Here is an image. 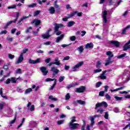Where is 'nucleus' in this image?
Here are the masks:
<instances>
[{"label":"nucleus","mask_w":130,"mask_h":130,"mask_svg":"<svg viewBox=\"0 0 130 130\" xmlns=\"http://www.w3.org/2000/svg\"><path fill=\"white\" fill-rule=\"evenodd\" d=\"M36 6H37V4L32 3L31 4H30V5H28L27 8H29L30 9H31L32 8H35V7H36Z\"/></svg>","instance_id":"nucleus-28"},{"label":"nucleus","mask_w":130,"mask_h":130,"mask_svg":"<svg viewBox=\"0 0 130 130\" xmlns=\"http://www.w3.org/2000/svg\"><path fill=\"white\" fill-rule=\"evenodd\" d=\"M10 83H11V79L8 78V79H7V80L5 81V84H6V85H8V84H10Z\"/></svg>","instance_id":"nucleus-55"},{"label":"nucleus","mask_w":130,"mask_h":130,"mask_svg":"<svg viewBox=\"0 0 130 130\" xmlns=\"http://www.w3.org/2000/svg\"><path fill=\"white\" fill-rule=\"evenodd\" d=\"M52 31V29L51 28H49L47 31H46V34L48 35H49V32Z\"/></svg>","instance_id":"nucleus-62"},{"label":"nucleus","mask_w":130,"mask_h":130,"mask_svg":"<svg viewBox=\"0 0 130 130\" xmlns=\"http://www.w3.org/2000/svg\"><path fill=\"white\" fill-rule=\"evenodd\" d=\"M94 46V45H93V43H87L85 45V48L88 49V48H93Z\"/></svg>","instance_id":"nucleus-22"},{"label":"nucleus","mask_w":130,"mask_h":130,"mask_svg":"<svg viewBox=\"0 0 130 130\" xmlns=\"http://www.w3.org/2000/svg\"><path fill=\"white\" fill-rule=\"evenodd\" d=\"M114 98H115V99H116V100L117 101H121V100H122V99H123V98L119 97V96H115Z\"/></svg>","instance_id":"nucleus-36"},{"label":"nucleus","mask_w":130,"mask_h":130,"mask_svg":"<svg viewBox=\"0 0 130 130\" xmlns=\"http://www.w3.org/2000/svg\"><path fill=\"white\" fill-rule=\"evenodd\" d=\"M32 30V27L29 26L27 27V28L25 30V33H29L30 32V30Z\"/></svg>","instance_id":"nucleus-46"},{"label":"nucleus","mask_w":130,"mask_h":130,"mask_svg":"<svg viewBox=\"0 0 130 130\" xmlns=\"http://www.w3.org/2000/svg\"><path fill=\"white\" fill-rule=\"evenodd\" d=\"M80 126V124L77 123L69 124V127L71 129H78V127Z\"/></svg>","instance_id":"nucleus-2"},{"label":"nucleus","mask_w":130,"mask_h":130,"mask_svg":"<svg viewBox=\"0 0 130 130\" xmlns=\"http://www.w3.org/2000/svg\"><path fill=\"white\" fill-rule=\"evenodd\" d=\"M106 73H107V71H104V72H103L102 74H101V75L99 77V78H100L101 80H106L107 77L106 76H105Z\"/></svg>","instance_id":"nucleus-12"},{"label":"nucleus","mask_w":130,"mask_h":130,"mask_svg":"<svg viewBox=\"0 0 130 130\" xmlns=\"http://www.w3.org/2000/svg\"><path fill=\"white\" fill-rule=\"evenodd\" d=\"M77 102V103L81 104V105H85V104H86V102L85 101L79 100H77L76 101H74L73 102V104H76Z\"/></svg>","instance_id":"nucleus-16"},{"label":"nucleus","mask_w":130,"mask_h":130,"mask_svg":"<svg viewBox=\"0 0 130 130\" xmlns=\"http://www.w3.org/2000/svg\"><path fill=\"white\" fill-rule=\"evenodd\" d=\"M56 3H57V1H55L54 2L55 9L57 11H59V6L56 4Z\"/></svg>","instance_id":"nucleus-37"},{"label":"nucleus","mask_w":130,"mask_h":130,"mask_svg":"<svg viewBox=\"0 0 130 130\" xmlns=\"http://www.w3.org/2000/svg\"><path fill=\"white\" fill-rule=\"evenodd\" d=\"M41 13L40 10L36 11L34 13V17H36V16H38Z\"/></svg>","instance_id":"nucleus-35"},{"label":"nucleus","mask_w":130,"mask_h":130,"mask_svg":"<svg viewBox=\"0 0 130 130\" xmlns=\"http://www.w3.org/2000/svg\"><path fill=\"white\" fill-rule=\"evenodd\" d=\"M23 56V53H21L17 61L15 62V64H19V63H21L24 60V57Z\"/></svg>","instance_id":"nucleus-7"},{"label":"nucleus","mask_w":130,"mask_h":130,"mask_svg":"<svg viewBox=\"0 0 130 130\" xmlns=\"http://www.w3.org/2000/svg\"><path fill=\"white\" fill-rule=\"evenodd\" d=\"M29 17H31V15H29L28 16H24L22 17V18L20 19V20L18 22L17 25H21V22L23 20H25V19H27V18H29Z\"/></svg>","instance_id":"nucleus-18"},{"label":"nucleus","mask_w":130,"mask_h":130,"mask_svg":"<svg viewBox=\"0 0 130 130\" xmlns=\"http://www.w3.org/2000/svg\"><path fill=\"white\" fill-rule=\"evenodd\" d=\"M40 70L44 76H46L48 74V70L45 67H42L40 68Z\"/></svg>","instance_id":"nucleus-5"},{"label":"nucleus","mask_w":130,"mask_h":130,"mask_svg":"<svg viewBox=\"0 0 130 130\" xmlns=\"http://www.w3.org/2000/svg\"><path fill=\"white\" fill-rule=\"evenodd\" d=\"M9 64H10V63L4 64V65L3 66L4 70H5V71H8V70H9Z\"/></svg>","instance_id":"nucleus-31"},{"label":"nucleus","mask_w":130,"mask_h":130,"mask_svg":"<svg viewBox=\"0 0 130 130\" xmlns=\"http://www.w3.org/2000/svg\"><path fill=\"white\" fill-rule=\"evenodd\" d=\"M86 90V87L84 86H81V87L76 88V93H84Z\"/></svg>","instance_id":"nucleus-4"},{"label":"nucleus","mask_w":130,"mask_h":130,"mask_svg":"<svg viewBox=\"0 0 130 130\" xmlns=\"http://www.w3.org/2000/svg\"><path fill=\"white\" fill-rule=\"evenodd\" d=\"M16 8H17V6L13 5V6L8 7V9H9V10H11V9H16Z\"/></svg>","instance_id":"nucleus-51"},{"label":"nucleus","mask_w":130,"mask_h":130,"mask_svg":"<svg viewBox=\"0 0 130 130\" xmlns=\"http://www.w3.org/2000/svg\"><path fill=\"white\" fill-rule=\"evenodd\" d=\"M63 80H64V76H60V77L59 78V83H61V82H62Z\"/></svg>","instance_id":"nucleus-44"},{"label":"nucleus","mask_w":130,"mask_h":130,"mask_svg":"<svg viewBox=\"0 0 130 130\" xmlns=\"http://www.w3.org/2000/svg\"><path fill=\"white\" fill-rule=\"evenodd\" d=\"M113 62V61H109L108 60H107L105 64V66L106 67H107V66H109V64H110V63H112Z\"/></svg>","instance_id":"nucleus-39"},{"label":"nucleus","mask_w":130,"mask_h":130,"mask_svg":"<svg viewBox=\"0 0 130 130\" xmlns=\"http://www.w3.org/2000/svg\"><path fill=\"white\" fill-rule=\"evenodd\" d=\"M16 74H22V71H21L20 69H18L16 70Z\"/></svg>","instance_id":"nucleus-61"},{"label":"nucleus","mask_w":130,"mask_h":130,"mask_svg":"<svg viewBox=\"0 0 130 130\" xmlns=\"http://www.w3.org/2000/svg\"><path fill=\"white\" fill-rule=\"evenodd\" d=\"M63 37H64V34L60 35V36L59 37H57V38L56 39V43H58V42H59V41H60L61 40H62V39H63Z\"/></svg>","instance_id":"nucleus-15"},{"label":"nucleus","mask_w":130,"mask_h":130,"mask_svg":"<svg viewBox=\"0 0 130 130\" xmlns=\"http://www.w3.org/2000/svg\"><path fill=\"white\" fill-rule=\"evenodd\" d=\"M108 106V105L107 104V103L106 102H102L101 103H98V107H104L105 108H107V107Z\"/></svg>","instance_id":"nucleus-11"},{"label":"nucleus","mask_w":130,"mask_h":130,"mask_svg":"<svg viewBox=\"0 0 130 130\" xmlns=\"http://www.w3.org/2000/svg\"><path fill=\"white\" fill-rule=\"evenodd\" d=\"M49 12L50 14H52V15H53V14H55V9H54V7H51L49 9Z\"/></svg>","instance_id":"nucleus-20"},{"label":"nucleus","mask_w":130,"mask_h":130,"mask_svg":"<svg viewBox=\"0 0 130 130\" xmlns=\"http://www.w3.org/2000/svg\"><path fill=\"white\" fill-rule=\"evenodd\" d=\"M113 111L116 113H118V112H119V109H118V108L116 107L114 108V109H113Z\"/></svg>","instance_id":"nucleus-49"},{"label":"nucleus","mask_w":130,"mask_h":130,"mask_svg":"<svg viewBox=\"0 0 130 130\" xmlns=\"http://www.w3.org/2000/svg\"><path fill=\"white\" fill-rule=\"evenodd\" d=\"M51 60V59L50 58H48L45 60V61L46 62V63H49Z\"/></svg>","instance_id":"nucleus-58"},{"label":"nucleus","mask_w":130,"mask_h":130,"mask_svg":"<svg viewBox=\"0 0 130 130\" xmlns=\"http://www.w3.org/2000/svg\"><path fill=\"white\" fill-rule=\"evenodd\" d=\"M28 50H29V49L28 48L23 49V53H23V55H24V53H26V52H27V51H28Z\"/></svg>","instance_id":"nucleus-60"},{"label":"nucleus","mask_w":130,"mask_h":130,"mask_svg":"<svg viewBox=\"0 0 130 130\" xmlns=\"http://www.w3.org/2000/svg\"><path fill=\"white\" fill-rule=\"evenodd\" d=\"M99 96H101V97H104V91H101L99 92Z\"/></svg>","instance_id":"nucleus-54"},{"label":"nucleus","mask_w":130,"mask_h":130,"mask_svg":"<svg viewBox=\"0 0 130 130\" xmlns=\"http://www.w3.org/2000/svg\"><path fill=\"white\" fill-rule=\"evenodd\" d=\"M51 72H53V76H55V75L58 74L59 70L56 69L55 67H53L51 69Z\"/></svg>","instance_id":"nucleus-10"},{"label":"nucleus","mask_w":130,"mask_h":130,"mask_svg":"<svg viewBox=\"0 0 130 130\" xmlns=\"http://www.w3.org/2000/svg\"><path fill=\"white\" fill-rule=\"evenodd\" d=\"M84 64V61H80L76 65L73 67L72 72H76L77 69H79L80 67H82Z\"/></svg>","instance_id":"nucleus-1"},{"label":"nucleus","mask_w":130,"mask_h":130,"mask_svg":"<svg viewBox=\"0 0 130 130\" xmlns=\"http://www.w3.org/2000/svg\"><path fill=\"white\" fill-rule=\"evenodd\" d=\"M40 58H38L36 60H32L31 59H29L28 61L29 63H31V64H35L36 63H39L41 61Z\"/></svg>","instance_id":"nucleus-8"},{"label":"nucleus","mask_w":130,"mask_h":130,"mask_svg":"<svg viewBox=\"0 0 130 130\" xmlns=\"http://www.w3.org/2000/svg\"><path fill=\"white\" fill-rule=\"evenodd\" d=\"M56 79H51V78H47L46 79V82H50L51 81H55Z\"/></svg>","instance_id":"nucleus-52"},{"label":"nucleus","mask_w":130,"mask_h":130,"mask_svg":"<svg viewBox=\"0 0 130 130\" xmlns=\"http://www.w3.org/2000/svg\"><path fill=\"white\" fill-rule=\"evenodd\" d=\"M63 122H64V120H60L57 121L58 125H60V124H63Z\"/></svg>","instance_id":"nucleus-42"},{"label":"nucleus","mask_w":130,"mask_h":130,"mask_svg":"<svg viewBox=\"0 0 130 130\" xmlns=\"http://www.w3.org/2000/svg\"><path fill=\"white\" fill-rule=\"evenodd\" d=\"M106 54L109 56V57H113V56H114L112 52L110 51H107Z\"/></svg>","instance_id":"nucleus-26"},{"label":"nucleus","mask_w":130,"mask_h":130,"mask_svg":"<svg viewBox=\"0 0 130 130\" xmlns=\"http://www.w3.org/2000/svg\"><path fill=\"white\" fill-rule=\"evenodd\" d=\"M125 55H126V53H124V54H122L120 55L117 56V58H118V59H119L120 58H123V57H124V56H125Z\"/></svg>","instance_id":"nucleus-30"},{"label":"nucleus","mask_w":130,"mask_h":130,"mask_svg":"<svg viewBox=\"0 0 130 130\" xmlns=\"http://www.w3.org/2000/svg\"><path fill=\"white\" fill-rule=\"evenodd\" d=\"M34 110H35V106L34 105H32L30 108V111L32 112L34 111Z\"/></svg>","instance_id":"nucleus-50"},{"label":"nucleus","mask_w":130,"mask_h":130,"mask_svg":"<svg viewBox=\"0 0 130 130\" xmlns=\"http://www.w3.org/2000/svg\"><path fill=\"white\" fill-rule=\"evenodd\" d=\"M10 80L11 83H13V84H15V83H17V80L14 77H12Z\"/></svg>","instance_id":"nucleus-41"},{"label":"nucleus","mask_w":130,"mask_h":130,"mask_svg":"<svg viewBox=\"0 0 130 130\" xmlns=\"http://www.w3.org/2000/svg\"><path fill=\"white\" fill-rule=\"evenodd\" d=\"M76 14H78V11H73L72 13H70V14L68 15V19H70V18H72L76 15Z\"/></svg>","instance_id":"nucleus-19"},{"label":"nucleus","mask_w":130,"mask_h":130,"mask_svg":"<svg viewBox=\"0 0 130 130\" xmlns=\"http://www.w3.org/2000/svg\"><path fill=\"white\" fill-rule=\"evenodd\" d=\"M129 28H130L129 25H128L126 27L124 28L121 32L122 35H124V34H125L126 32V30H127Z\"/></svg>","instance_id":"nucleus-21"},{"label":"nucleus","mask_w":130,"mask_h":130,"mask_svg":"<svg viewBox=\"0 0 130 130\" xmlns=\"http://www.w3.org/2000/svg\"><path fill=\"white\" fill-rule=\"evenodd\" d=\"M4 106H5V103L3 102L2 103L0 104V110H3Z\"/></svg>","instance_id":"nucleus-47"},{"label":"nucleus","mask_w":130,"mask_h":130,"mask_svg":"<svg viewBox=\"0 0 130 130\" xmlns=\"http://www.w3.org/2000/svg\"><path fill=\"white\" fill-rule=\"evenodd\" d=\"M49 99L52 100V101H57V99L53 98V96L50 95L49 96Z\"/></svg>","instance_id":"nucleus-38"},{"label":"nucleus","mask_w":130,"mask_h":130,"mask_svg":"<svg viewBox=\"0 0 130 130\" xmlns=\"http://www.w3.org/2000/svg\"><path fill=\"white\" fill-rule=\"evenodd\" d=\"M71 98V95H70V93H68L66 95V100H69Z\"/></svg>","instance_id":"nucleus-48"},{"label":"nucleus","mask_w":130,"mask_h":130,"mask_svg":"<svg viewBox=\"0 0 130 130\" xmlns=\"http://www.w3.org/2000/svg\"><path fill=\"white\" fill-rule=\"evenodd\" d=\"M75 24H76L75 21H69L67 23V27H72V26H74V25H75Z\"/></svg>","instance_id":"nucleus-24"},{"label":"nucleus","mask_w":130,"mask_h":130,"mask_svg":"<svg viewBox=\"0 0 130 130\" xmlns=\"http://www.w3.org/2000/svg\"><path fill=\"white\" fill-rule=\"evenodd\" d=\"M12 23H16V22L15 21V20H11L8 21L6 25H5L4 26V29H7V28H8V27H9V26H10V25H11V24H12Z\"/></svg>","instance_id":"nucleus-17"},{"label":"nucleus","mask_w":130,"mask_h":130,"mask_svg":"<svg viewBox=\"0 0 130 130\" xmlns=\"http://www.w3.org/2000/svg\"><path fill=\"white\" fill-rule=\"evenodd\" d=\"M18 113H17V112L15 113L14 114V118L13 120H11L10 122V126H12V124H13V123H15V122H16V120L17 119V115Z\"/></svg>","instance_id":"nucleus-14"},{"label":"nucleus","mask_w":130,"mask_h":130,"mask_svg":"<svg viewBox=\"0 0 130 130\" xmlns=\"http://www.w3.org/2000/svg\"><path fill=\"white\" fill-rule=\"evenodd\" d=\"M103 19L104 24H107L108 20H107V11L105 10L103 14Z\"/></svg>","instance_id":"nucleus-3"},{"label":"nucleus","mask_w":130,"mask_h":130,"mask_svg":"<svg viewBox=\"0 0 130 130\" xmlns=\"http://www.w3.org/2000/svg\"><path fill=\"white\" fill-rule=\"evenodd\" d=\"M35 24V26H39L41 24V20L40 19H35L31 22V25Z\"/></svg>","instance_id":"nucleus-9"},{"label":"nucleus","mask_w":130,"mask_h":130,"mask_svg":"<svg viewBox=\"0 0 130 130\" xmlns=\"http://www.w3.org/2000/svg\"><path fill=\"white\" fill-rule=\"evenodd\" d=\"M96 117H98V115H94L93 117H91L90 118V121H91V123H90V125L91 126H93V125H94V124H95V118H96Z\"/></svg>","instance_id":"nucleus-13"},{"label":"nucleus","mask_w":130,"mask_h":130,"mask_svg":"<svg viewBox=\"0 0 130 130\" xmlns=\"http://www.w3.org/2000/svg\"><path fill=\"white\" fill-rule=\"evenodd\" d=\"M19 16H20V13L19 12H17L16 13V18L14 20V21L17 22V21H18V19H19Z\"/></svg>","instance_id":"nucleus-40"},{"label":"nucleus","mask_w":130,"mask_h":130,"mask_svg":"<svg viewBox=\"0 0 130 130\" xmlns=\"http://www.w3.org/2000/svg\"><path fill=\"white\" fill-rule=\"evenodd\" d=\"M71 41H75L76 40V36H73L72 37H70Z\"/></svg>","instance_id":"nucleus-56"},{"label":"nucleus","mask_w":130,"mask_h":130,"mask_svg":"<svg viewBox=\"0 0 130 130\" xmlns=\"http://www.w3.org/2000/svg\"><path fill=\"white\" fill-rule=\"evenodd\" d=\"M110 44L114 45L115 47L116 48H118V47L120 46V43L117 41H110Z\"/></svg>","instance_id":"nucleus-6"},{"label":"nucleus","mask_w":130,"mask_h":130,"mask_svg":"<svg viewBox=\"0 0 130 130\" xmlns=\"http://www.w3.org/2000/svg\"><path fill=\"white\" fill-rule=\"evenodd\" d=\"M56 85V79H55L54 81V83L53 84L52 86L50 88L49 90H53V88L55 87Z\"/></svg>","instance_id":"nucleus-34"},{"label":"nucleus","mask_w":130,"mask_h":130,"mask_svg":"<svg viewBox=\"0 0 130 130\" xmlns=\"http://www.w3.org/2000/svg\"><path fill=\"white\" fill-rule=\"evenodd\" d=\"M54 32L56 33L57 31H58V29H59V26H58V24L55 23L54 24Z\"/></svg>","instance_id":"nucleus-23"},{"label":"nucleus","mask_w":130,"mask_h":130,"mask_svg":"<svg viewBox=\"0 0 130 130\" xmlns=\"http://www.w3.org/2000/svg\"><path fill=\"white\" fill-rule=\"evenodd\" d=\"M109 116V114H108V112H106L105 113L104 117L105 119H108V117Z\"/></svg>","instance_id":"nucleus-45"},{"label":"nucleus","mask_w":130,"mask_h":130,"mask_svg":"<svg viewBox=\"0 0 130 130\" xmlns=\"http://www.w3.org/2000/svg\"><path fill=\"white\" fill-rule=\"evenodd\" d=\"M58 57H56V58H55L54 59V61L55 62H56V63H54V64H56V66H60V62L59 61V60H58Z\"/></svg>","instance_id":"nucleus-25"},{"label":"nucleus","mask_w":130,"mask_h":130,"mask_svg":"<svg viewBox=\"0 0 130 130\" xmlns=\"http://www.w3.org/2000/svg\"><path fill=\"white\" fill-rule=\"evenodd\" d=\"M70 59V56H67L63 58V60H69Z\"/></svg>","instance_id":"nucleus-63"},{"label":"nucleus","mask_w":130,"mask_h":130,"mask_svg":"<svg viewBox=\"0 0 130 130\" xmlns=\"http://www.w3.org/2000/svg\"><path fill=\"white\" fill-rule=\"evenodd\" d=\"M32 91H33V89H32L31 88H27L25 91L24 94H29V93H30V92H32Z\"/></svg>","instance_id":"nucleus-29"},{"label":"nucleus","mask_w":130,"mask_h":130,"mask_svg":"<svg viewBox=\"0 0 130 130\" xmlns=\"http://www.w3.org/2000/svg\"><path fill=\"white\" fill-rule=\"evenodd\" d=\"M50 35H47V34H45L42 36V38H43V39H48V38H49V37H50Z\"/></svg>","instance_id":"nucleus-32"},{"label":"nucleus","mask_w":130,"mask_h":130,"mask_svg":"<svg viewBox=\"0 0 130 130\" xmlns=\"http://www.w3.org/2000/svg\"><path fill=\"white\" fill-rule=\"evenodd\" d=\"M9 58H10V59H13V58H15V55H12L11 54H8Z\"/></svg>","instance_id":"nucleus-53"},{"label":"nucleus","mask_w":130,"mask_h":130,"mask_svg":"<svg viewBox=\"0 0 130 130\" xmlns=\"http://www.w3.org/2000/svg\"><path fill=\"white\" fill-rule=\"evenodd\" d=\"M76 85H77V83H76L75 84H70L67 86V89H71V88H74V87H75V86H76Z\"/></svg>","instance_id":"nucleus-43"},{"label":"nucleus","mask_w":130,"mask_h":130,"mask_svg":"<svg viewBox=\"0 0 130 130\" xmlns=\"http://www.w3.org/2000/svg\"><path fill=\"white\" fill-rule=\"evenodd\" d=\"M77 50H78L80 53H82V52L84 51V48H83V46H81L77 48Z\"/></svg>","instance_id":"nucleus-27"},{"label":"nucleus","mask_w":130,"mask_h":130,"mask_svg":"<svg viewBox=\"0 0 130 130\" xmlns=\"http://www.w3.org/2000/svg\"><path fill=\"white\" fill-rule=\"evenodd\" d=\"M98 112H100L101 114H103V112H104V110L103 109H100L98 110Z\"/></svg>","instance_id":"nucleus-59"},{"label":"nucleus","mask_w":130,"mask_h":130,"mask_svg":"<svg viewBox=\"0 0 130 130\" xmlns=\"http://www.w3.org/2000/svg\"><path fill=\"white\" fill-rule=\"evenodd\" d=\"M8 33V31L5 30L3 31H1L0 34H7Z\"/></svg>","instance_id":"nucleus-64"},{"label":"nucleus","mask_w":130,"mask_h":130,"mask_svg":"<svg viewBox=\"0 0 130 130\" xmlns=\"http://www.w3.org/2000/svg\"><path fill=\"white\" fill-rule=\"evenodd\" d=\"M105 96L106 99H108V100H110V99H111V97L110 95H109V94H108V93H107Z\"/></svg>","instance_id":"nucleus-57"},{"label":"nucleus","mask_w":130,"mask_h":130,"mask_svg":"<svg viewBox=\"0 0 130 130\" xmlns=\"http://www.w3.org/2000/svg\"><path fill=\"white\" fill-rule=\"evenodd\" d=\"M82 121H83V123L81 127V130H85V127L86 126V121L85 120L83 119Z\"/></svg>","instance_id":"nucleus-33"}]
</instances>
